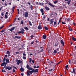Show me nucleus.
<instances>
[{"label": "nucleus", "mask_w": 76, "mask_h": 76, "mask_svg": "<svg viewBox=\"0 0 76 76\" xmlns=\"http://www.w3.org/2000/svg\"><path fill=\"white\" fill-rule=\"evenodd\" d=\"M24 31H25V30H24L22 28L21 30V31H18L17 34H23V33H24Z\"/></svg>", "instance_id": "1"}, {"label": "nucleus", "mask_w": 76, "mask_h": 76, "mask_svg": "<svg viewBox=\"0 0 76 76\" xmlns=\"http://www.w3.org/2000/svg\"><path fill=\"white\" fill-rule=\"evenodd\" d=\"M16 61L18 65H19L20 64H22L23 63L22 61L20 60H16Z\"/></svg>", "instance_id": "2"}, {"label": "nucleus", "mask_w": 76, "mask_h": 76, "mask_svg": "<svg viewBox=\"0 0 76 76\" xmlns=\"http://www.w3.org/2000/svg\"><path fill=\"white\" fill-rule=\"evenodd\" d=\"M28 12H26L25 13L24 16H25V18H28Z\"/></svg>", "instance_id": "3"}, {"label": "nucleus", "mask_w": 76, "mask_h": 76, "mask_svg": "<svg viewBox=\"0 0 76 76\" xmlns=\"http://www.w3.org/2000/svg\"><path fill=\"white\" fill-rule=\"evenodd\" d=\"M15 29V27H14L12 28L11 29H9L8 30L9 31H10L11 32H12V31H13V30H14Z\"/></svg>", "instance_id": "4"}, {"label": "nucleus", "mask_w": 76, "mask_h": 76, "mask_svg": "<svg viewBox=\"0 0 76 76\" xmlns=\"http://www.w3.org/2000/svg\"><path fill=\"white\" fill-rule=\"evenodd\" d=\"M6 70H7V69H8V70H11L12 69V67L10 66H8V67L6 66Z\"/></svg>", "instance_id": "5"}, {"label": "nucleus", "mask_w": 76, "mask_h": 76, "mask_svg": "<svg viewBox=\"0 0 76 76\" xmlns=\"http://www.w3.org/2000/svg\"><path fill=\"white\" fill-rule=\"evenodd\" d=\"M9 63V59L7 58L6 59V62L5 63H7H7Z\"/></svg>", "instance_id": "6"}, {"label": "nucleus", "mask_w": 76, "mask_h": 76, "mask_svg": "<svg viewBox=\"0 0 76 76\" xmlns=\"http://www.w3.org/2000/svg\"><path fill=\"white\" fill-rule=\"evenodd\" d=\"M61 44H62L64 46V42L63 41V40H61Z\"/></svg>", "instance_id": "7"}, {"label": "nucleus", "mask_w": 76, "mask_h": 76, "mask_svg": "<svg viewBox=\"0 0 76 76\" xmlns=\"http://www.w3.org/2000/svg\"><path fill=\"white\" fill-rule=\"evenodd\" d=\"M7 54H8L9 56H10V52H9V51H7Z\"/></svg>", "instance_id": "8"}, {"label": "nucleus", "mask_w": 76, "mask_h": 76, "mask_svg": "<svg viewBox=\"0 0 76 76\" xmlns=\"http://www.w3.org/2000/svg\"><path fill=\"white\" fill-rule=\"evenodd\" d=\"M38 29H42L41 26L40 25L38 27Z\"/></svg>", "instance_id": "9"}, {"label": "nucleus", "mask_w": 76, "mask_h": 76, "mask_svg": "<svg viewBox=\"0 0 76 76\" xmlns=\"http://www.w3.org/2000/svg\"><path fill=\"white\" fill-rule=\"evenodd\" d=\"M30 73H29V72L28 71L27 72V74L28 76H31V75H30Z\"/></svg>", "instance_id": "10"}, {"label": "nucleus", "mask_w": 76, "mask_h": 76, "mask_svg": "<svg viewBox=\"0 0 76 76\" xmlns=\"http://www.w3.org/2000/svg\"><path fill=\"white\" fill-rule=\"evenodd\" d=\"M45 8L46 10H49V8L48 7H45Z\"/></svg>", "instance_id": "11"}, {"label": "nucleus", "mask_w": 76, "mask_h": 76, "mask_svg": "<svg viewBox=\"0 0 76 76\" xmlns=\"http://www.w3.org/2000/svg\"><path fill=\"white\" fill-rule=\"evenodd\" d=\"M20 70L21 72H23L25 69L23 68H21L20 69Z\"/></svg>", "instance_id": "12"}, {"label": "nucleus", "mask_w": 76, "mask_h": 76, "mask_svg": "<svg viewBox=\"0 0 76 76\" xmlns=\"http://www.w3.org/2000/svg\"><path fill=\"white\" fill-rule=\"evenodd\" d=\"M15 38H18V39H20V37H19V36H15Z\"/></svg>", "instance_id": "13"}, {"label": "nucleus", "mask_w": 76, "mask_h": 76, "mask_svg": "<svg viewBox=\"0 0 76 76\" xmlns=\"http://www.w3.org/2000/svg\"><path fill=\"white\" fill-rule=\"evenodd\" d=\"M28 69L29 70H33V69L31 68L30 67H29Z\"/></svg>", "instance_id": "14"}, {"label": "nucleus", "mask_w": 76, "mask_h": 76, "mask_svg": "<svg viewBox=\"0 0 76 76\" xmlns=\"http://www.w3.org/2000/svg\"><path fill=\"white\" fill-rule=\"evenodd\" d=\"M68 28H69V31H72V28L70 29V27H69V26H68Z\"/></svg>", "instance_id": "15"}, {"label": "nucleus", "mask_w": 76, "mask_h": 76, "mask_svg": "<svg viewBox=\"0 0 76 76\" xmlns=\"http://www.w3.org/2000/svg\"><path fill=\"white\" fill-rule=\"evenodd\" d=\"M6 64V63L5 62H4V63H2L1 64V66H4V64Z\"/></svg>", "instance_id": "16"}, {"label": "nucleus", "mask_w": 76, "mask_h": 76, "mask_svg": "<svg viewBox=\"0 0 76 76\" xmlns=\"http://www.w3.org/2000/svg\"><path fill=\"white\" fill-rule=\"evenodd\" d=\"M46 38H47V36H45V35H43V39H46Z\"/></svg>", "instance_id": "17"}, {"label": "nucleus", "mask_w": 76, "mask_h": 76, "mask_svg": "<svg viewBox=\"0 0 76 76\" xmlns=\"http://www.w3.org/2000/svg\"><path fill=\"white\" fill-rule=\"evenodd\" d=\"M49 4L50 5V6H52V7H54V5H53L51 4L50 3H49Z\"/></svg>", "instance_id": "18"}, {"label": "nucleus", "mask_w": 76, "mask_h": 76, "mask_svg": "<svg viewBox=\"0 0 76 76\" xmlns=\"http://www.w3.org/2000/svg\"><path fill=\"white\" fill-rule=\"evenodd\" d=\"M72 39L73 41H76V39L74 38V37H72Z\"/></svg>", "instance_id": "19"}, {"label": "nucleus", "mask_w": 76, "mask_h": 76, "mask_svg": "<svg viewBox=\"0 0 76 76\" xmlns=\"http://www.w3.org/2000/svg\"><path fill=\"white\" fill-rule=\"evenodd\" d=\"M44 28H45V30H48V27H47L46 26H45L44 27Z\"/></svg>", "instance_id": "20"}, {"label": "nucleus", "mask_w": 76, "mask_h": 76, "mask_svg": "<svg viewBox=\"0 0 76 76\" xmlns=\"http://www.w3.org/2000/svg\"><path fill=\"white\" fill-rule=\"evenodd\" d=\"M71 1V0H70L68 2H67V4H70V2Z\"/></svg>", "instance_id": "21"}, {"label": "nucleus", "mask_w": 76, "mask_h": 76, "mask_svg": "<svg viewBox=\"0 0 76 76\" xmlns=\"http://www.w3.org/2000/svg\"><path fill=\"white\" fill-rule=\"evenodd\" d=\"M73 72L74 74L75 75V74H76L75 73V69L74 68L73 69Z\"/></svg>", "instance_id": "22"}, {"label": "nucleus", "mask_w": 76, "mask_h": 76, "mask_svg": "<svg viewBox=\"0 0 76 76\" xmlns=\"http://www.w3.org/2000/svg\"><path fill=\"white\" fill-rule=\"evenodd\" d=\"M15 7H13L12 8V12H14V10H15Z\"/></svg>", "instance_id": "23"}, {"label": "nucleus", "mask_w": 76, "mask_h": 76, "mask_svg": "<svg viewBox=\"0 0 76 76\" xmlns=\"http://www.w3.org/2000/svg\"><path fill=\"white\" fill-rule=\"evenodd\" d=\"M40 11H41V13H43V12H44V11L43 10V9H41Z\"/></svg>", "instance_id": "24"}, {"label": "nucleus", "mask_w": 76, "mask_h": 76, "mask_svg": "<svg viewBox=\"0 0 76 76\" xmlns=\"http://www.w3.org/2000/svg\"><path fill=\"white\" fill-rule=\"evenodd\" d=\"M30 74H32V73H33V72H32V71H30L29 72H28Z\"/></svg>", "instance_id": "25"}, {"label": "nucleus", "mask_w": 76, "mask_h": 76, "mask_svg": "<svg viewBox=\"0 0 76 76\" xmlns=\"http://www.w3.org/2000/svg\"><path fill=\"white\" fill-rule=\"evenodd\" d=\"M29 23L30 25V26H32V23H31V22L29 21Z\"/></svg>", "instance_id": "26"}, {"label": "nucleus", "mask_w": 76, "mask_h": 76, "mask_svg": "<svg viewBox=\"0 0 76 76\" xmlns=\"http://www.w3.org/2000/svg\"><path fill=\"white\" fill-rule=\"evenodd\" d=\"M31 61H32V59H31V58H30L29 63H31Z\"/></svg>", "instance_id": "27"}, {"label": "nucleus", "mask_w": 76, "mask_h": 76, "mask_svg": "<svg viewBox=\"0 0 76 76\" xmlns=\"http://www.w3.org/2000/svg\"><path fill=\"white\" fill-rule=\"evenodd\" d=\"M68 68H69V66H68V65L66 66V69L67 70V69H68Z\"/></svg>", "instance_id": "28"}, {"label": "nucleus", "mask_w": 76, "mask_h": 76, "mask_svg": "<svg viewBox=\"0 0 76 76\" xmlns=\"http://www.w3.org/2000/svg\"><path fill=\"white\" fill-rule=\"evenodd\" d=\"M24 29H26V30H27V31L29 30V29H28V27H24Z\"/></svg>", "instance_id": "29"}, {"label": "nucleus", "mask_w": 76, "mask_h": 76, "mask_svg": "<svg viewBox=\"0 0 76 76\" xmlns=\"http://www.w3.org/2000/svg\"><path fill=\"white\" fill-rule=\"evenodd\" d=\"M38 72V69H36V70H35V72Z\"/></svg>", "instance_id": "30"}, {"label": "nucleus", "mask_w": 76, "mask_h": 76, "mask_svg": "<svg viewBox=\"0 0 76 76\" xmlns=\"http://www.w3.org/2000/svg\"><path fill=\"white\" fill-rule=\"evenodd\" d=\"M50 23H53V19H51L50 20Z\"/></svg>", "instance_id": "31"}, {"label": "nucleus", "mask_w": 76, "mask_h": 76, "mask_svg": "<svg viewBox=\"0 0 76 76\" xmlns=\"http://www.w3.org/2000/svg\"><path fill=\"white\" fill-rule=\"evenodd\" d=\"M5 61H6V58H4V59L3 60V62H4Z\"/></svg>", "instance_id": "32"}, {"label": "nucleus", "mask_w": 76, "mask_h": 76, "mask_svg": "<svg viewBox=\"0 0 76 76\" xmlns=\"http://www.w3.org/2000/svg\"><path fill=\"white\" fill-rule=\"evenodd\" d=\"M57 2H58V1H54V3L55 4H56V3H57Z\"/></svg>", "instance_id": "33"}, {"label": "nucleus", "mask_w": 76, "mask_h": 76, "mask_svg": "<svg viewBox=\"0 0 76 76\" xmlns=\"http://www.w3.org/2000/svg\"><path fill=\"white\" fill-rule=\"evenodd\" d=\"M32 70L33 72V73H35V70L34 69H33Z\"/></svg>", "instance_id": "34"}, {"label": "nucleus", "mask_w": 76, "mask_h": 76, "mask_svg": "<svg viewBox=\"0 0 76 76\" xmlns=\"http://www.w3.org/2000/svg\"><path fill=\"white\" fill-rule=\"evenodd\" d=\"M53 53H54L56 54V53H57V51H56V50H55Z\"/></svg>", "instance_id": "35"}, {"label": "nucleus", "mask_w": 76, "mask_h": 76, "mask_svg": "<svg viewBox=\"0 0 76 76\" xmlns=\"http://www.w3.org/2000/svg\"><path fill=\"white\" fill-rule=\"evenodd\" d=\"M5 18L6 19L8 17H7V15H5Z\"/></svg>", "instance_id": "36"}, {"label": "nucleus", "mask_w": 76, "mask_h": 76, "mask_svg": "<svg viewBox=\"0 0 76 76\" xmlns=\"http://www.w3.org/2000/svg\"><path fill=\"white\" fill-rule=\"evenodd\" d=\"M4 27V26H2L1 27H0V30L1 29Z\"/></svg>", "instance_id": "37"}, {"label": "nucleus", "mask_w": 76, "mask_h": 76, "mask_svg": "<svg viewBox=\"0 0 76 76\" xmlns=\"http://www.w3.org/2000/svg\"><path fill=\"white\" fill-rule=\"evenodd\" d=\"M23 59H24V60H26V58L25 57H24V56H23Z\"/></svg>", "instance_id": "38"}, {"label": "nucleus", "mask_w": 76, "mask_h": 76, "mask_svg": "<svg viewBox=\"0 0 76 76\" xmlns=\"http://www.w3.org/2000/svg\"><path fill=\"white\" fill-rule=\"evenodd\" d=\"M5 65L4 66V68H5L6 67V65L7 64L6 63H5Z\"/></svg>", "instance_id": "39"}, {"label": "nucleus", "mask_w": 76, "mask_h": 76, "mask_svg": "<svg viewBox=\"0 0 76 76\" xmlns=\"http://www.w3.org/2000/svg\"><path fill=\"white\" fill-rule=\"evenodd\" d=\"M61 18H60L59 20V23H60V22H61Z\"/></svg>", "instance_id": "40"}, {"label": "nucleus", "mask_w": 76, "mask_h": 76, "mask_svg": "<svg viewBox=\"0 0 76 76\" xmlns=\"http://www.w3.org/2000/svg\"><path fill=\"white\" fill-rule=\"evenodd\" d=\"M26 67H27V69H28L29 68V65H27Z\"/></svg>", "instance_id": "41"}, {"label": "nucleus", "mask_w": 76, "mask_h": 76, "mask_svg": "<svg viewBox=\"0 0 76 76\" xmlns=\"http://www.w3.org/2000/svg\"><path fill=\"white\" fill-rule=\"evenodd\" d=\"M23 56H26V54H25V53H23Z\"/></svg>", "instance_id": "42"}, {"label": "nucleus", "mask_w": 76, "mask_h": 76, "mask_svg": "<svg viewBox=\"0 0 76 76\" xmlns=\"http://www.w3.org/2000/svg\"><path fill=\"white\" fill-rule=\"evenodd\" d=\"M31 10H32L33 9V6L32 5H31Z\"/></svg>", "instance_id": "43"}, {"label": "nucleus", "mask_w": 76, "mask_h": 76, "mask_svg": "<svg viewBox=\"0 0 76 76\" xmlns=\"http://www.w3.org/2000/svg\"><path fill=\"white\" fill-rule=\"evenodd\" d=\"M34 37V36L32 35L31 36V38H33Z\"/></svg>", "instance_id": "44"}, {"label": "nucleus", "mask_w": 76, "mask_h": 76, "mask_svg": "<svg viewBox=\"0 0 76 76\" xmlns=\"http://www.w3.org/2000/svg\"><path fill=\"white\" fill-rule=\"evenodd\" d=\"M62 24H66V23L62 22Z\"/></svg>", "instance_id": "45"}, {"label": "nucleus", "mask_w": 76, "mask_h": 76, "mask_svg": "<svg viewBox=\"0 0 76 76\" xmlns=\"http://www.w3.org/2000/svg\"><path fill=\"white\" fill-rule=\"evenodd\" d=\"M13 72L14 73H15V70L13 69Z\"/></svg>", "instance_id": "46"}, {"label": "nucleus", "mask_w": 76, "mask_h": 76, "mask_svg": "<svg viewBox=\"0 0 76 76\" xmlns=\"http://www.w3.org/2000/svg\"><path fill=\"white\" fill-rule=\"evenodd\" d=\"M53 70V69H49V71L50 72H51Z\"/></svg>", "instance_id": "47"}, {"label": "nucleus", "mask_w": 76, "mask_h": 76, "mask_svg": "<svg viewBox=\"0 0 76 76\" xmlns=\"http://www.w3.org/2000/svg\"><path fill=\"white\" fill-rule=\"evenodd\" d=\"M34 44V42H31V44L32 45Z\"/></svg>", "instance_id": "48"}, {"label": "nucleus", "mask_w": 76, "mask_h": 76, "mask_svg": "<svg viewBox=\"0 0 76 76\" xmlns=\"http://www.w3.org/2000/svg\"><path fill=\"white\" fill-rule=\"evenodd\" d=\"M57 23H56V22H54V25H56V24Z\"/></svg>", "instance_id": "49"}, {"label": "nucleus", "mask_w": 76, "mask_h": 76, "mask_svg": "<svg viewBox=\"0 0 76 76\" xmlns=\"http://www.w3.org/2000/svg\"><path fill=\"white\" fill-rule=\"evenodd\" d=\"M57 46V44H55V47H56V46Z\"/></svg>", "instance_id": "50"}, {"label": "nucleus", "mask_w": 76, "mask_h": 76, "mask_svg": "<svg viewBox=\"0 0 76 76\" xmlns=\"http://www.w3.org/2000/svg\"><path fill=\"white\" fill-rule=\"evenodd\" d=\"M4 30H2L1 31V32H4Z\"/></svg>", "instance_id": "51"}, {"label": "nucleus", "mask_w": 76, "mask_h": 76, "mask_svg": "<svg viewBox=\"0 0 76 76\" xmlns=\"http://www.w3.org/2000/svg\"><path fill=\"white\" fill-rule=\"evenodd\" d=\"M4 5L5 6H7V4H6V3H5Z\"/></svg>", "instance_id": "52"}, {"label": "nucleus", "mask_w": 76, "mask_h": 76, "mask_svg": "<svg viewBox=\"0 0 76 76\" xmlns=\"http://www.w3.org/2000/svg\"><path fill=\"white\" fill-rule=\"evenodd\" d=\"M1 14L2 16H3V15H4V14H3V13H1Z\"/></svg>", "instance_id": "53"}, {"label": "nucleus", "mask_w": 76, "mask_h": 76, "mask_svg": "<svg viewBox=\"0 0 76 76\" xmlns=\"http://www.w3.org/2000/svg\"><path fill=\"white\" fill-rule=\"evenodd\" d=\"M39 5H41V3H39Z\"/></svg>", "instance_id": "54"}, {"label": "nucleus", "mask_w": 76, "mask_h": 76, "mask_svg": "<svg viewBox=\"0 0 76 76\" xmlns=\"http://www.w3.org/2000/svg\"><path fill=\"white\" fill-rule=\"evenodd\" d=\"M28 4L29 5H31V4L29 2H28Z\"/></svg>", "instance_id": "55"}, {"label": "nucleus", "mask_w": 76, "mask_h": 76, "mask_svg": "<svg viewBox=\"0 0 76 76\" xmlns=\"http://www.w3.org/2000/svg\"><path fill=\"white\" fill-rule=\"evenodd\" d=\"M67 20H68V21H69V20H70V18H68Z\"/></svg>", "instance_id": "56"}, {"label": "nucleus", "mask_w": 76, "mask_h": 76, "mask_svg": "<svg viewBox=\"0 0 76 76\" xmlns=\"http://www.w3.org/2000/svg\"><path fill=\"white\" fill-rule=\"evenodd\" d=\"M21 75H22V76H23V73H22L21 74Z\"/></svg>", "instance_id": "57"}, {"label": "nucleus", "mask_w": 76, "mask_h": 76, "mask_svg": "<svg viewBox=\"0 0 76 76\" xmlns=\"http://www.w3.org/2000/svg\"><path fill=\"white\" fill-rule=\"evenodd\" d=\"M45 18H46V17H45V16H43V18H44V19H45Z\"/></svg>", "instance_id": "58"}, {"label": "nucleus", "mask_w": 76, "mask_h": 76, "mask_svg": "<svg viewBox=\"0 0 76 76\" xmlns=\"http://www.w3.org/2000/svg\"><path fill=\"white\" fill-rule=\"evenodd\" d=\"M43 4H44V3H41V6H42V5H43Z\"/></svg>", "instance_id": "59"}, {"label": "nucleus", "mask_w": 76, "mask_h": 76, "mask_svg": "<svg viewBox=\"0 0 76 76\" xmlns=\"http://www.w3.org/2000/svg\"><path fill=\"white\" fill-rule=\"evenodd\" d=\"M42 13V15H44V12Z\"/></svg>", "instance_id": "60"}, {"label": "nucleus", "mask_w": 76, "mask_h": 76, "mask_svg": "<svg viewBox=\"0 0 76 76\" xmlns=\"http://www.w3.org/2000/svg\"><path fill=\"white\" fill-rule=\"evenodd\" d=\"M21 23L22 24H23V21H21Z\"/></svg>", "instance_id": "61"}, {"label": "nucleus", "mask_w": 76, "mask_h": 76, "mask_svg": "<svg viewBox=\"0 0 76 76\" xmlns=\"http://www.w3.org/2000/svg\"><path fill=\"white\" fill-rule=\"evenodd\" d=\"M32 62L33 63H34V61L32 60Z\"/></svg>", "instance_id": "62"}, {"label": "nucleus", "mask_w": 76, "mask_h": 76, "mask_svg": "<svg viewBox=\"0 0 76 76\" xmlns=\"http://www.w3.org/2000/svg\"><path fill=\"white\" fill-rule=\"evenodd\" d=\"M39 66H37L36 67V68H39Z\"/></svg>", "instance_id": "63"}, {"label": "nucleus", "mask_w": 76, "mask_h": 76, "mask_svg": "<svg viewBox=\"0 0 76 76\" xmlns=\"http://www.w3.org/2000/svg\"><path fill=\"white\" fill-rule=\"evenodd\" d=\"M5 57H7V55H5Z\"/></svg>", "instance_id": "64"}]
</instances>
